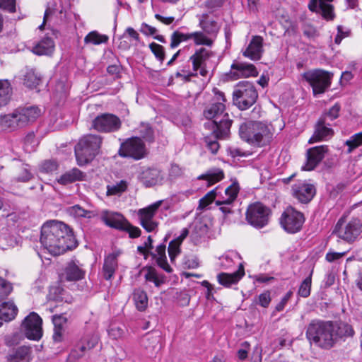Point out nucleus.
Wrapping results in <instances>:
<instances>
[{
  "label": "nucleus",
  "mask_w": 362,
  "mask_h": 362,
  "mask_svg": "<svg viewBox=\"0 0 362 362\" xmlns=\"http://www.w3.org/2000/svg\"><path fill=\"white\" fill-rule=\"evenodd\" d=\"M354 334L352 327L346 322L321 320H311L305 333L310 344L325 350L334 347L339 339H345Z\"/></svg>",
  "instance_id": "1"
},
{
  "label": "nucleus",
  "mask_w": 362,
  "mask_h": 362,
  "mask_svg": "<svg viewBox=\"0 0 362 362\" xmlns=\"http://www.w3.org/2000/svg\"><path fill=\"white\" fill-rule=\"evenodd\" d=\"M40 240L44 248L53 255H60L76 247L71 229L65 223L55 220L42 225Z\"/></svg>",
  "instance_id": "2"
},
{
  "label": "nucleus",
  "mask_w": 362,
  "mask_h": 362,
  "mask_svg": "<svg viewBox=\"0 0 362 362\" xmlns=\"http://www.w3.org/2000/svg\"><path fill=\"white\" fill-rule=\"evenodd\" d=\"M213 92V103L204 111V117L211 122L206 123L205 125L211 127L216 139H226L229 135L233 121L229 115L225 112L224 103L226 102V99L224 93L217 88H214Z\"/></svg>",
  "instance_id": "3"
},
{
  "label": "nucleus",
  "mask_w": 362,
  "mask_h": 362,
  "mask_svg": "<svg viewBox=\"0 0 362 362\" xmlns=\"http://www.w3.org/2000/svg\"><path fill=\"white\" fill-rule=\"evenodd\" d=\"M240 138L248 144L262 146L268 144L272 138V134L268 126L258 121H246L239 129Z\"/></svg>",
  "instance_id": "4"
},
{
  "label": "nucleus",
  "mask_w": 362,
  "mask_h": 362,
  "mask_svg": "<svg viewBox=\"0 0 362 362\" xmlns=\"http://www.w3.org/2000/svg\"><path fill=\"white\" fill-rule=\"evenodd\" d=\"M103 138L99 135L88 134L83 136L75 146V156L78 165L91 162L99 153Z\"/></svg>",
  "instance_id": "5"
},
{
  "label": "nucleus",
  "mask_w": 362,
  "mask_h": 362,
  "mask_svg": "<svg viewBox=\"0 0 362 362\" xmlns=\"http://www.w3.org/2000/svg\"><path fill=\"white\" fill-rule=\"evenodd\" d=\"M258 98L254 85L247 81H240L234 88L233 101L240 110H244L254 105Z\"/></svg>",
  "instance_id": "6"
},
{
  "label": "nucleus",
  "mask_w": 362,
  "mask_h": 362,
  "mask_svg": "<svg viewBox=\"0 0 362 362\" xmlns=\"http://www.w3.org/2000/svg\"><path fill=\"white\" fill-rule=\"evenodd\" d=\"M303 78L313 88L314 95L324 93L331 86L333 74L323 69H313L303 74Z\"/></svg>",
  "instance_id": "7"
},
{
  "label": "nucleus",
  "mask_w": 362,
  "mask_h": 362,
  "mask_svg": "<svg viewBox=\"0 0 362 362\" xmlns=\"http://www.w3.org/2000/svg\"><path fill=\"white\" fill-rule=\"evenodd\" d=\"M361 232L362 224L359 219L353 218L346 223L344 219L341 218L337 223L332 234L348 243H353Z\"/></svg>",
  "instance_id": "8"
},
{
  "label": "nucleus",
  "mask_w": 362,
  "mask_h": 362,
  "mask_svg": "<svg viewBox=\"0 0 362 362\" xmlns=\"http://www.w3.org/2000/svg\"><path fill=\"white\" fill-rule=\"evenodd\" d=\"M271 214L269 207L260 202H255L248 206L246 220L253 227L262 228L268 224Z\"/></svg>",
  "instance_id": "9"
},
{
  "label": "nucleus",
  "mask_w": 362,
  "mask_h": 362,
  "mask_svg": "<svg viewBox=\"0 0 362 362\" xmlns=\"http://www.w3.org/2000/svg\"><path fill=\"white\" fill-rule=\"evenodd\" d=\"M118 154L122 158H132L138 160L146 156V148L140 138L132 137L121 144Z\"/></svg>",
  "instance_id": "10"
},
{
  "label": "nucleus",
  "mask_w": 362,
  "mask_h": 362,
  "mask_svg": "<svg viewBox=\"0 0 362 362\" xmlns=\"http://www.w3.org/2000/svg\"><path fill=\"white\" fill-rule=\"evenodd\" d=\"M304 221L303 214L291 206L284 211L280 218L281 226L289 233H296L300 231Z\"/></svg>",
  "instance_id": "11"
},
{
  "label": "nucleus",
  "mask_w": 362,
  "mask_h": 362,
  "mask_svg": "<svg viewBox=\"0 0 362 362\" xmlns=\"http://www.w3.org/2000/svg\"><path fill=\"white\" fill-rule=\"evenodd\" d=\"M93 127L98 132L109 133L118 131L122 125L120 119L110 113L101 114L93 121Z\"/></svg>",
  "instance_id": "12"
},
{
  "label": "nucleus",
  "mask_w": 362,
  "mask_h": 362,
  "mask_svg": "<svg viewBox=\"0 0 362 362\" xmlns=\"http://www.w3.org/2000/svg\"><path fill=\"white\" fill-rule=\"evenodd\" d=\"M161 202L158 201L138 211L140 224L148 233L154 231L158 227V223L154 220V216Z\"/></svg>",
  "instance_id": "13"
},
{
  "label": "nucleus",
  "mask_w": 362,
  "mask_h": 362,
  "mask_svg": "<svg viewBox=\"0 0 362 362\" xmlns=\"http://www.w3.org/2000/svg\"><path fill=\"white\" fill-rule=\"evenodd\" d=\"M210 57V52L205 48H200L189 57V61L192 63V71H187V77L191 78L197 75V71L202 76H205L207 74L206 69V62Z\"/></svg>",
  "instance_id": "14"
},
{
  "label": "nucleus",
  "mask_w": 362,
  "mask_h": 362,
  "mask_svg": "<svg viewBox=\"0 0 362 362\" xmlns=\"http://www.w3.org/2000/svg\"><path fill=\"white\" fill-rule=\"evenodd\" d=\"M42 323L41 317L36 313H31L23 322L25 336L30 339H40L42 336Z\"/></svg>",
  "instance_id": "15"
},
{
  "label": "nucleus",
  "mask_w": 362,
  "mask_h": 362,
  "mask_svg": "<svg viewBox=\"0 0 362 362\" xmlns=\"http://www.w3.org/2000/svg\"><path fill=\"white\" fill-rule=\"evenodd\" d=\"M316 193L314 185L306 181H298L292 186V194L301 203L310 202Z\"/></svg>",
  "instance_id": "16"
},
{
  "label": "nucleus",
  "mask_w": 362,
  "mask_h": 362,
  "mask_svg": "<svg viewBox=\"0 0 362 362\" xmlns=\"http://www.w3.org/2000/svg\"><path fill=\"white\" fill-rule=\"evenodd\" d=\"M98 337L95 334H88L78 341L70 353V357L78 359L83 357L87 351L94 348L98 343Z\"/></svg>",
  "instance_id": "17"
},
{
  "label": "nucleus",
  "mask_w": 362,
  "mask_h": 362,
  "mask_svg": "<svg viewBox=\"0 0 362 362\" xmlns=\"http://www.w3.org/2000/svg\"><path fill=\"white\" fill-rule=\"evenodd\" d=\"M328 146L326 145L318 146L309 148L307 151V161L302 169L304 170H313L325 158L328 153Z\"/></svg>",
  "instance_id": "18"
},
{
  "label": "nucleus",
  "mask_w": 362,
  "mask_h": 362,
  "mask_svg": "<svg viewBox=\"0 0 362 362\" xmlns=\"http://www.w3.org/2000/svg\"><path fill=\"white\" fill-rule=\"evenodd\" d=\"M137 250L140 254L144 255L149 254V250L145 247V245L138 246ZM166 245L165 243L160 244L156 247V252H150L151 255L156 259L158 265L168 273H171L173 269L168 264L167 262V257L165 255Z\"/></svg>",
  "instance_id": "19"
},
{
  "label": "nucleus",
  "mask_w": 362,
  "mask_h": 362,
  "mask_svg": "<svg viewBox=\"0 0 362 362\" xmlns=\"http://www.w3.org/2000/svg\"><path fill=\"white\" fill-rule=\"evenodd\" d=\"M239 186L237 182H233L225 189V195L221 199L215 201L217 206H220L219 209L225 215L232 213L231 204L236 199L239 192Z\"/></svg>",
  "instance_id": "20"
},
{
  "label": "nucleus",
  "mask_w": 362,
  "mask_h": 362,
  "mask_svg": "<svg viewBox=\"0 0 362 362\" xmlns=\"http://www.w3.org/2000/svg\"><path fill=\"white\" fill-rule=\"evenodd\" d=\"M257 75L258 71L253 64L240 62H234L232 64L229 73V76L233 80H237L240 78L257 76Z\"/></svg>",
  "instance_id": "21"
},
{
  "label": "nucleus",
  "mask_w": 362,
  "mask_h": 362,
  "mask_svg": "<svg viewBox=\"0 0 362 362\" xmlns=\"http://www.w3.org/2000/svg\"><path fill=\"white\" fill-rule=\"evenodd\" d=\"M16 112L21 128L34 122L41 115V110L37 106L18 107Z\"/></svg>",
  "instance_id": "22"
},
{
  "label": "nucleus",
  "mask_w": 362,
  "mask_h": 362,
  "mask_svg": "<svg viewBox=\"0 0 362 362\" xmlns=\"http://www.w3.org/2000/svg\"><path fill=\"white\" fill-rule=\"evenodd\" d=\"M333 0H310L308 4V8L312 12L321 13L327 21H332L334 18V7L329 3Z\"/></svg>",
  "instance_id": "23"
},
{
  "label": "nucleus",
  "mask_w": 362,
  "mask_h": 362,
  "mask_svg": "<svg viewBox=\"0 0 362 362\" xmlns=\"http://www.w3.org/2000/svg\"><path fill=\"white\" fill-rule=\"evenodd\" d=\"M263 53V38L261 36H253L247 47L243 52L244 57L257 61L261 59Z\"/></svg>",
  "instance_id": "24"
},
{
  "label": "nucleus",
  "mask_w": 362,
  "mask_h": 362,
  "mask_svg": "<svg viewBox=\"0 0 362 362\" xmlns=\"http://www.w3.org/2000/svg\"><path fill=\"white\" fill-rule=\"evenodd\" d=\"M100 218L107 226L119 230L124 229V225L127 221L122 214L107 210L101 212Z\"/></svg>",
  "instance_id": "25"
},
{
  "label": "nucleus",
  "mask_w": 362,
  "mask_h": 362,
  "mask_svg": "<svg viewBox=\"0 0 362 362\" xmlns=\"http://www.w3.org/2000/svg\"><path fill=\"white\" fill-rule=\"evenodd\" d=\"M325 120L319 118L315 125V131L309 139V143L313 144L317 141L327 140L334 134V130L331 127L327 126Z\"/></svg>",
  "instance_id": "26"
},
{
  "label": "nucleus",
  "mask_w": 362,
  "mask_h": 362,
  "mask_svg": "<svg viewBox=\"0 0 362 362\" xmlns=\"http://www.w3.org/2000/svg\"><path fill=\"white\" fill-rule=\"evenodd\" d=\"M199 25L204 33L212 37L214 40L218 33L221 25L218 22L210 18L206 13H204L199 18Z\"/></svg>",
  "instance_id": "27"
},
{
  "label": "nucleus",
  "mask_w": 362,
  "mask_h": 362,
  "mask_svg": "<svg viewBox=\"0 0 362 362\" xmlns=\"http://www.w3.org/2000/svg\"><path fill=\"white\" fill-rule=\"evenodd\" d=\"M85 272L80 269L76 264L71 262L60 274L61 281H78L83 278Z\"/></svg>",
  "instance_id": "28"
},
{
  "label": "nucleus",
  "mask_w": 362,
  "mask_h": 362,
  "mask_svg": "<svg viewBox=\"0 0 362 362\" xmlns=\"http://www.w3.org/2000/svg\"><path fill=\"white\" fill-rule=\"evenodd\" d=\"M119 255V252H115L108 255L105 258L103 272V276L106 280H110L117 269V257Z\"/></svg>",
  "instance_id": "29"
},
{
  "label": "nucleus",
  "mask_w": 362,
  "mask_h": 362,
  "mask_svg": "<svg viewBox=\"0 0 362 362\" xmlns=\"http://www.w3.org/2000/svg\"><path fill=\"white\" fill-rule=\"evenodd\" d=\"M245 274L243 264L239 265L238 269L231 274L221 273L218 275V281L220 284L224 286H230L236 284Z\"/></svg>",
  "instance_id": "30"
},
{
  "label": "nucleus",
  "mask_w": 362,
  "mask_h": 362,
  "mask_svg": "<svg viewBox=\"0 0 362 362\" xmlns=\"http://www.w3.org/2000/svg\"><path fill=\"white\" fill-rule=\"evenodd\" d=\"M140 179L146 187H151L160 182L162 177L159 170L147 168L141 172Z\"/></svg>",
  "instance_id": "31"
},
{
  "label": "nucleus",
  "mask_w": 362,
  "mask_h": 362,
  "mask_svg": "<svg viewBox=\"0 0 362 362\" xmlns=\"http://www.w3.org/2000/svg\"><path fill=\"white\" fill-rule=\"evenodd\" d=\"M31 349L22 346L12 351L7 356L8 362H30Z\"/></svg>",
  "instance_id": "32"
},
{
  "label": "nucleus",
  "mask_w": 362,
  "mask_h": 362,
  "mask_svg": "<svg viewBox=\"0 0 362 362\" xmlns=\"http://www.w3.org/2000/svg\"><path fill=\"white\" fill-rule=\"evenodd\" d=\"M0 127L4 130L9 131L21 128L16 110L11 113L0 115Z\"/></svg>",
  "instance_id": "33"
},
{
  "label": "nucleus",
  "mask_w": 362,
  "mask_h": 362,
  "mask_svg": "<svg viewBox=\"0 0 362 362\" xmlns=\"http://www.w3.org/2000/svg\"><path fill=\"white\" fill-rule=\"evenodd\" d=\"M18 308L13 301H0V317L5 322L13 320L18 313Z\"/></svg>",
  "instance_id": "34"
},
{
  "label": "nucleus",
  "mask_w": 362,
  "mask_h": 362,
  "mask_svg": "<svg viewBox=\"0 0 362 362\" xmlns=\"http://www.w3.org/2000/svg\"><path fill=\"white\" fill-rule=\"evenodd\" d=\"M54 49V43L51 37L42 38L33 48V52L37 55H49Z\"/></svg>",
  "instance_id": "35"
},
{
  "label": "nucleus",
  "mask_w": 362,
  "mask_h": 362,
  "mask_svg": "<svg viewBox=\"0 0 362 362\" xmlns=\"http://www.w3.org/2000/svg\"><path fill=\"white\" fill-rule=\"evenodd\" d=\"M13 88L7 79H0V107L6 106L11 100Z\"/></svg>",
  "instance_id": "36"
},
{
  "label": "nucleus",
  "mask_w": 362,
  "mask_h": 362,
  "mask_svg": "<svg viewBox=\"0 0 362 362\" xmlns=\"http://www.w3.org/2000/svg\"><path fill=\"white\" fill-rule=\"evenodd\" d=\"M85 176V174L82 171L74 168L62 175L58 179V182L62 185H67L76 181L83 180Z\"/></svg>",
  "instance_id": "37"
},
{
  "label": "nucleus",
  "mask_w": 362,
  "mask_h": 362,
  "mask_svg": "<svg viewBox=\"0 0 362 362\" xmlns=\"http://www.w3.org/2000/svg\"><path fill=\"white\" fill-rule=\"evenodd\" d=\"M41 76L35 69L25 68L23 74V83L28 88H33L40 84Z\"/></svg>",
  "instance_id": "38"
},
{
  "label": "nucleus",
  "mask_w": 362,
  "mask_h": 362,
  "mask_svg": "<svg viewBox=\"0 0 362 362\" xmlns=\"http://www.w3.org/2000/svg\"><path fill=\"white\" fill-rule=\"evenodd\" d=\"M224 177V173L219 168L212 169L206 172V173L201 175L198 177L199 180H204L207 182V185L211 186Z\"/></svg>",
  "instance_id": "39"
},
{
  "label": "nucleus",
  "mask_w": 362,
  "mask_h": 362,
  "mask_svg": "<svg viewBox=\"0 0 362 362\" xmlns=\"http://www.w3.org/2000/svg\"><path fill=\"white\" fill-rule=\"evenodd\" d=\"M133 298L136 308L140 311H144L148 305V297L144 291L135 290L133 293Z\"/></svg>",
  "instance_id": "40"
},
{
  "label": "nucleus",
  "mask_w": 362,
  "mask_h": 362,
  "mask_svg": "<svg viewBox=\"0 0 362 362\" xmlns=\"http://www.w3.org/2000/svg\"><path fill=\"white\" fill-rule=\"evenodd\" d=\"M144 278L146 281L153 282L156 287H160L165 282V277L163 276H159L156 269L151 267L146 269Z\"/></svg>",
  "instance_id": "41"
},
{
  "label": "nucleus",
  "mask_w": 362,
  "mask_h": 362,
  "mask_svg": "<svg viewBox=\"0 0 362 362\" xmlns=\"http://www.w3.org/2000/svg\"><path fill=\"white\" fill-rule=\"evenodd\" d=\"M190 39H193L194 43L197 45H206L211 47L213 45L214 39L210 36H206V33L197 31L190 33Z\"/></svg>",
  "instance_id": "42"
},
{
  "label": "nucleus",
  "mask_w": 362,
  "mask_h": 362,
  "mask_svg": "<svg viewBox=\"0 0 362 362\" xmlns=\"http://www.w3.org/2000/svg\"><path fill=\"white\" fill-rule=\"evenodd\" d=\"M189 40H191L190 33H184L176 30L171 35L170 47L171 49H175L177 47L180 43L187 42Z\"/></svg>",
  "instance_id": "43"
},
{
  "label": "nucleus",
  "mask_w": 362,
  "mask_h": 362,
  "mask_svg": "<svg viewBox=\"0 0 362 362\" xmlns=\"http://www.w3.org/2000/svg\"><path fill=\"white\" fill-rule=\"evenodd\" d=\"M108 41V37L105 35H100L96 31L89 33L84 38L85 43H91L93 45H100L106 43Z\"/></svg>",
  "instance_id": "44"
},
{
  "label": "nucleus",
  "mask_w": 362,
  "mask_h": 362,
  "mask_svg": "<svg viewBox=\"0 0 362 362\" xmlns=\"http://www.w3.org/2000/svg\"><path fill=\"white\" fill-rule=\"evenodd\" d=\"M138 132L146 141L152 142L154 140V132L148 123H141L138 127Z\"/></svg>",
  "instance_id": "45"
},
{
  "label": "nucleus",
  "mask_w": 362,
  "mask_h": 362,
  "mask_svg": "<svg viewBox=\"0 0 362 362\" xmlns=\"http://www.w3.org/2000/svg\"><path fill=\"white\" fill-rule=\"evenodd\" d=\"M127 189V182L125 180H120L115 185H107V195H119Z\"/></svg>",
  "instance_id": "46"
},
{
  "label": "nucleus",
  "mask_w": 362,
  "mask_h": 362,
  "mask_svg": "<svg viewBox=\"0 0 362 362\" xmlns=\"http://www.w3.org/2000/svg\"><path fill=\"white\" fill-rule=\"evenodd\" d=\"M311 274L306 277L300 284L298 291V295L303 298H307L310 294V290H311Z\"/></svg>",
  "instance_id": "47"
},
{
  "label": "nucleus",
  "mask_w": 362,
  "mask_h": 362,
  "mask_svg": "<svg viewBox=\"0 0 362 362\" xmlns=\"http://www.w3.org/2000/svg\"><path fill=\"white\" fill-rule=\"evenodd\" d=\"M345 144L349 147L347 153H351L354 149L362 144V132L353 135L345 142Z\"/></svg>",
  "instance_id": "48"
},
{
  "label": "nucleus",
  "mask_w": 362,
  "mask_h": 362,
  "mask_svg": "<svg viewBox=\"0 0 362 362\" xmlns=\"http://www.w3.org/2000/svg\"><path fill=\"white\" fill-rule=\"evenodd\" d=\"M218 188H215L209 192L199 200V208L203 209L210 204L215 199L218 193Z\"/></svg>",
  "instance_id": "49"
},
{
  "label": "nucleus",
  "mask_w": 362,
  "mask_h": 362,
  "mask_svg": "<svg viewBox=\"0 0 362 362\" xmlns=\"http://www.w3.org/2000/svg\"><path fill=\"white\" fill-rule=\"evenodd\" d=\"M38 144L34 132H28L24 138V145L25 150L32 151L35 150V146Z\"/></svg>",
  "instance_id": "50"
},
{
  "label": "nucleus",
  "mask_w": 362,
  "mask_h": 362,
  "mask_svg": "<svg viewBox=\"0 0 362 362\" xmlns=\"http://www.w3.org/2000/svg\"><path fill=\"white\" fill-rule=\"evenodd\" d=\"M149 48L155 55L156 58L161 63L165 59V52L164 47L156 42H152L149 45Z\"/></svg>",
  "instance_id": "51"
},
{
  "label": "nucleus",
  "mask_w": 362,
  "mask_h": 362,
  "mask_svg": "<svg viewBox=\"0 0 362 362\" xmlns=\"http://www.w3.org/2000/svg\"><path fill=\"white\" fill-rule=\"evenodd\" d=\"M71 213L78 217H83L90 218L95 216V213L92 211H88L79 205H75L71 208Z\"/></svg>",
  "instance_id": "52"
},
{
  "label": "nucleus",
  "mask_w": 362,
  "mask_h": 362,
  "mask_svg": "<svg viewBox=\"0 0 362 362\" xmlns=\"http://www.w3.org/2000/svg\"><path fill=\"white\" fill-rule=\"evenodd\" d=\"M121 231L127 232L131 238H138L141 233L139 228L132 226L127 220L124 225V229H121Z\"/></svg>",
  "instance_id": "53"
},
{
  "label": "nucleus",
  "mask_w": 362,
  "mask_h": 362,
  "mask_svg": "<svg viewBox=\"0 0 362 362\" xmlns=\"http://www.w3.org/2000/svg\"><path fill=\"white\" fill-rule=\"evenodd\" d=\"M339 110L340 106L335 104L327 112H324L320 118L322 120H325L326 118H330L331 121H334L339 117Z\"/></svg>",
  "instance_id": "54"
},
{
  "label": "nucleus",
  "mask_w": 362,
  "mask_h": 362,
  "mask_svg": "<svg viewBox=\"0 0 362 362\" xmlns=\"http://www.w3.org/2000/svg\"><path fill=\"white\" fill-rule=\"evenodd\" d=\"M13 290L11 283L0 277V298L7 297Z\"/></svg>",
  "instance_id": "55"
},
{
  "label": "nucleus",
  "mask_w": 362,
  "mask_h": 362,
  "mask_svg": "<svg viewBox=\"0 0 362 362\" xmlns=\"http://www.w3.org/2000/svg\"><path fill=\"white\" fill-rule=\"evenodd\" d=\"M168 255L171 262H173L176 257L180 253V245L176 243L175 241L171 240L168 245Z\"/></svg>",
  "instance_id": "56"
},
{
  "label": "nucleus",
  "mask_w": 362,
  "mask_h": 362,
  "mask_svg": "<svg viewBox=\"0 0 362 362\" xmlns=\"http://www.w3.org/2000/svg\"><path fill=\"white\" fill-rule=\"evenodd\" d=\"M28 167V165H25L22 168L21 173L16 177L17 182H25L32 179L33 175Z\"/></svg>",
  "instance_id": "57"
},
{
  "label": "nucleus",
  "mask_w": 362,
  "mask_h": 362,
  "mask_svg": "<svg viewBox=\"0 0 362 362\" xmlns=\"http://www.w3.org/2000/svg\"><path fill=\"white\" fill-rule=\"evenodd\" d=\"M0 8L10 13L16 11L15 0H0Z\"/></svg>",
  "instance_id": "58"
},
{
  "label": "nucleus",
  "mask_w": 362,
  "mask_h": 362,
  "mask_svg": "<svg viewBox=\"0 0 362 362\" xmlns=\"http://www.w3.org/2000/svg\"><path fill=\"white\" fill-rule=\"evenodd\" d=\"M271 302L270 292L265 291L258 296V304L263 308H267Z\"/></svg>",
  "instance_id": "59"
},
{
  "label": "nucleus",
  "mask_w": 362,
  "mask_h": 362,
  "mask_svg": "<svg viewBox=\"0 0 362 362\" xmlns=\"http://www.w3.org/2000/svg\"><path fill=\"white\" fill-rule=\"evenodd\" d=\"M108 334L112 339H117L123 336L124 329L119 327L112 325L108 329Z\"/></svg>",
  "instance_id": "60"
},
{
  "label": "nucleus",
  "mask_w": 362,
  "mask_h": 362,
  "mask_svg": "<svg viewBox=\"0 0 362 362\" xmlns=\"http://www.w3.org/2000/svg\"><path fill=\"white\" fill-rule=\"evenodd\" d=\"M140 31L145 35L153 36L157 33L158 30L146 23H143L141 25Z\"/></svg>",
  "instance_id": "61"
},
{
  "label": "nucleus",
  "mask_w": 362,
  "mask_h": 362,
  "mask_svg": "<svg viewBox=\"0 0 362 362\" xmlns=\"http://www.w3.org/2000/svg\"><path fill=\"white\" fill-rule=\"evenodd\" d=\"M184 174V169L177 164H172L169 172V176L172 178H177L182 176Z\"/></svg>",
  "instance_id": "62"
},
{
  "label": "nucleus",
  "mask_w": 362,
  "mask_h": 362,
  "mask_svg": "<svg viewBox=\"0 0 362 362\" xmlns=\"http://www.w3.org/2000/svg\"><path fill=\"white\" fill-rule=\"evenodd\" d=\"M63 327L61 325L54 323L53 339L55 342H60L63 339Z\"/></svg>",
  "instance_id": "63"
},
{
  "label": "nucleus",
  "mask_w": 362,
  "mask_h": 362,
  "mask_svg": "<svg viewBox=\"0 0 362 362\" xmlns=\"http://www.w3.org/2000/svg\"><path fill=\"white\" fill-rule=\"evenodd\" d=\"M347 252H336L333 251H329L327 253L325 259L329 262H332L337 259H339L344 257Z\"/></svg>",
  "instance_id": "64"
}]
</instances>
